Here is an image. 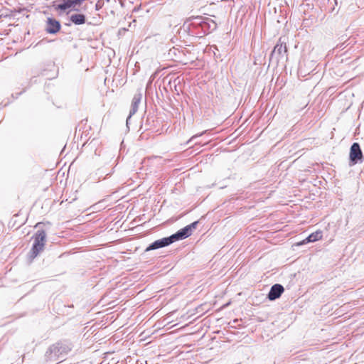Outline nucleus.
I'll return each mask as SVG.
<instances>
[{"label":"nucleus","instance_id":"obj_1","mask_svg":"<svg viewBox=\"0 0 364 364\" xmlns=\"http://www.w3.org/2000/svg\"><path fill=\"white\" fill-rule=\"evenodd\" d=\"M183 27L184 29H188L193 35L207 34L216 29L217 23L208 17L197 16L186 19Z\"/></svg>","mask_w":364,"mask_h":364},{"label":"nucleus","instance_id":"obj_2","mask_svg":"<svg viewBox=\"0 0 364 364\" xmlns=\"http://www.w3.org/2000/svg\"><path fill=\"white\" fill-rule=\"evenodd\" d=\"M287 48L285 37H280L270 55L269 61L277 65L282 60L287 59Z\"/></svg>","mask_w":364,"mask_h":364},{"label":"nucleus","instance_id":"obj_3","mask_svg":"<svg viewBox=\"0 0 364 364\" xmlns=\"http://www.w3.org/2000/svg\"><path fill=\"white\" fill-rule=\"evenodd\" d=\"M46 233L43 230H38L34 235V242L30 252V257L35 258L44 249Z\"/></svg>","mask_w":364,"mask_h":364},{"label":"nucleus","instance_id":"obj_4","mask_svg":"<svg viewBox=\"0 0 364 364\" xmlns=\"http://www.w3.org/2000/svg\"><path fill=\"white\" fill-rule=\"evenodd\" d=\"M173 242V240L171 239V236L167 237H164L160 240H157L154 241V242H152L151 244H150L146 247V252L166 247V246L172 244Z\"/></svg>","mask_w":364,"mask_h":364},{"label":"nucleus","instance_id":"obj_5","mask_svg":"<svg viewBox=\"0 0 364 364\" xmlns=\"http://www.w3.org/2000/svg\"><path fill=\"white\" fill-rule=\"evenodd\" d=\"M60 347L59 344H54L49 347L46 352V358L49 361H56L59 359V355L61 353Z\"/></svg>","mask_w":364,"mask_h":364},{"label":"nucleus","instance_id":"obj_6","mask_svg":"<svg viewBox=\"0 0 364 364\" xmlns=\"http://www.w3.org/2000/svg\"><path fill=\"white\" fill-rule=\"evenodd\" d=\"M60 27L59 21L51 17L47 18L45 30L48 33L55 34L60 31Z\"/></svg>","mask_w":364,"mask_h":364},{"label":"nucleus","instance_id":"obj_7","mask_svg":"<svg viewBox=\"0 0 364 364\" xmlns=\"http://www.w3.org/2000/svg\"><path fill=\"white\" fill-rule=\"evenodd\" d=\"M363 158V153L361 151L358 143H353L350 150V159L353 164H357Z\"/></svg>","mask_w":364,"mask_h":364},{"label":"nucleus","instance_id":"obj_8","mask_svg":"<svg viewBox=\"0 0 364 364\" xmlns=\"http://www.w3.org/2000/svg\"><path fill=\"white\" fill-rule=\"evenodd\" d=\"M284 291V289L282 284H275L270 288V290L267 294V298L270 301H274L279 298Z\"/></svg>","mask_w":364,"mask_h":364},{"label":"nucleus","instance_id":"obj_9","mask_svg":"<svg viewBox=\"0 0 364 364\" xmlns=\"http://www.w3.org/2000/svg\"><path fill=\"white\" fill-rule=\"evenodd\" d=\"M142 99V94L141 92L136 93L132 99V105H131V109L129 111V114L127 119V124L129 123V119L132 117V115H134L138 110L139 105L141 102V100Z\"/></svg>","mask_w":364,"mask_h":364},{"label":"nucleus","instance_id":"obj_10","mask_svg":"<svg viewBox=\"0 0 364 364\" xmlns=\"http://www.w3.org/2000/svg\"><path fill=\"white\" fill-rule=\"evenodd\" d=\"M190 235H191V232L189 230V228L186 226L183 228L177 231L175 234L171 235V239L173 240V242H174L175 241L177 240L186 239Z\"/></svg>","mask_w":364,"mask_h":364},{"label":"nucleus","instance_id":"obj_11","mask_svg":"<svg viewBox=\"0 0 364 364\" xmlns=\"http://www.w3.org/2000/svg\"><path fill=\"white\" fill-rule=\"evenodd\" d=\"M322 238V232L321 231H316L311 234H310L305 240L302 241L300 244H306L307 242H313L318 241Z\"/></svg>","mask_w":364,"mask_h":364},{"label":"nucleus","instance_id":"obj_12","mask_svg":"<svg viewBox=\"0 0 364 364\" xmlns=\"http://www.w3.org/2000/svg\"><path fill=\"white\" fill-rule=\"evenodd\" d=\"M70 20L75 25H82L85 23V16L82 14H75L70 16Z\"/></svg>","mask_w":364,"mask_h":364},{"label":"nucleus","instance_id":"obj_13","mask_svg":"<svg viewBox=\"0 0 364 364\" xmlns=\"http://www.w3.org/2000/svg\"><path fill=\"white\" fill-rule=\"evenodd\" d=\"M71 7H74L73 0L63 1L62 4L58 5L57 9L61 11H65Z\"/></svg>","mask_w":364,"mask_h":364},{"label":"nucleus","instance_id":"obj_14","mask_svg":"<svg viewBox=\"0 0 364 364\" xmlns=\"http://www.w3.org/2000/svg\"><path fill=\"white\" fill-rule=\"evenodd\" d=\"M198 223V221H195V222L192 223L191 224L186 225L188 228H189V230L191 233H192L193 230L197 228Z\"/></svg>","mask_w":364,"mask_h":364},{"label":"nucleus","instance_id":"obj_15","mask_svg":"<svg viewBox=\"0 0 364 364\" xmlns=\"http://www.w3.org/2000/svg\"><path fill=\"white\" fill-rule=\"evenodd\" d=\"M205 133V132H202V133H200V134H195L193 135L187 142V144H188L191 141H192L193 139L198 137V136H202L203 134Z\"/></svg>","mask_w":364,"mask_h":364},{"label":"nucleus","instance_id":"obj_16","mask_svg":"<svg viewBox=\"0 0 364 364\" xmlns=\"http://www.w3.org/2000/svg\"><path fill=\"white\" fill-rule=\"evenodd\" d=\"M101 8H102V4H101L100 1H98L97 2V4H95V9H96L97 11H98V10H100Z\"/></svg>","mask_w":364,"mask_h":364},{"label":"nucleus","instance_id":"obj_17","mask_svg":"<svg viewBox=\"0 0 364 364\" xmlns=\"http://www.w3.org/2000/svg\"><path fill=\"white\" fill-rule=\"evenodd\" d=\"M343 44H342L341 46H339V48H341V49H343L344 47L343 46ZM337 47L338 48V46H337Z\"/></svg>","mask_w":364,"mask_h":364}]
</instances>
